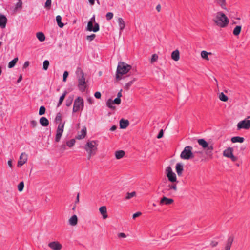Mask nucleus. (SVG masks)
I'll return each mask as SVG.
<instances>
[{
    "label": "nucleus",
    "mask_w": 250,
    "mask_h": 250,
    "mask_svg": "<svg viewBox=\"0 0 250 250\" xmlns=\"http://www.w3.org/2000/svg\"><path fill=\"white\" fill-rule=\"evenodd\" d=\"M131 69V65L124 62H119L116 74V79L118 80H121L122 79V75L126 74Z\"/></svg>",
    "instance_id": "f257e3e1"
},
{
    "label": "nucleus",
    "mask_w": 250,
    "mask_h": 250,
    "mask_svg": "<svg viewBox=\"0 0 250 250\" xmlns=\"http://www.w3.org/2000/svg\"><path fill=\"white\" fill-rule=\"evenodd\" d=\"M213 21L217 26L222 28L226 27L229 23V19L221 12L216 13L215 18Z\"/></svg>",
    "instance_id": "f03ea898"
},
{
    "label": "nucleus",
    "mask_w": 250,
    "mask_h": 250,
    "mask_svg": "<svg viewBox=\"0 0 250 250\" xmlns=\"http://www.w3.org/2000/svg\"><path fill=\"white\" fill-rule=\"evenodd\" d=\"M84 149L88 153V159L89 160L92 156L94 155L97 150L96 142L95 141H88L85 144Z\"/></svg>",
    "instance_id": "7ed1b4c3"
},
{
    "label": "nucleus",
    "mask_w": 250,
    "mask_h": 250,
    "mask_svg": "<svg viewBox=\"0 0 250 250\" xmlns=\"http://www.w3.org/2000/svg\"><path fill=\"white\" fill-rule=\"evenodd\" d=\"M192 147L190 146H186L180 154V158L184 160H189L194 157L192 152Z\"/></svg>",
    "instance_id": "20e7f679"
},
{
    "label": "nucleus",
    "mask_w": 250,
    "mask_h": 250,
    "mask_svg": "<svg viewBox=\"0 0 250 250\" xmlns=\"http://www.w3.org/2000/svg\"><path fill=\"white\" fill-rule=\"evenodd\" d=\"M95 22V15H93L88 22L87 26V30L88 31L96 32L99 30L100 28L98 23Z\"/></svg>",
    "instance_id": "39448f33"
},
{
    "label": "nucleus",
    "mask_w": 250,
    "mask_h": 250,
    "mask_svg": "<svg viewBox=\"0 0 250 250\" xmlns=\"http://www.w3.org/2000/svg\"><path fill=\"white\" fill-rule=\"evenodd\" d=\"M84 106V101L81 97H78L75 99L74 102L73 112H77L79 110H83Z\"/></svg>",
    "instance_id": "423d86ee"
},
{
    "label": "nucleus",
    "mask_w": 250,
    "mask_h": 250,
    "mask_svg": "<svg viewBox=\"0 0 250 250\" xmlns=\"http://www.w3.org/2000/svg\"><path fill=\"white\" fill-rule=\"evenodd\" d=\"M77 78L78 79V87L79 90L82 92L85 91L87 87V84L85 82L84 74L78 75Z\"/></svg>",
    "instance_id": "0eeeda50"
},
{
    "label": "nucleus",
    "mask_w": 250,
    "mask_h": 250,
    "mask_svg": "<svg viewBox=\"0 0 250 250\" xmlns=\"http://www.w3.org/2000/svg\"><path fill=\"white\" fill-rule=\"evenodd\" d=\"M65 125V122L63 123H60L58 125V127L56 130V134L55 136V140L56 142H59L61 138L63 132L64 126Z\"/></svg>",
    "instance_id": "6e6552de"
},
{
    "label": "nucleus",
    "mask_w": 250,
    "mask_h": 250,
    "mask_svg": "<svg viewBox=\"0 0 250 250\" xmlns=\"http://www.w3.org/2000/svg\"><path fill=\"white\" fill-rule=\"evenodd\" d=\"M167 171V176L168 178V180L171 182H177V178L176 175L175 173L172 171V168L170 166H168L167 167L166 169Z\"/></svg>",
    "instance_id": "1a4fd4ad"
},
{
    "label": "nucleus",
    "mask_w": 250,
    "mask_h": 250,
    "mask_svg": "<svg viewBox=\"0 0 250 250\" xmlns=\"http://www.w3.org/2000/svg\"><path fill=\"white\" fill-rule=\"evenodd\" d=\"M237 130L241 129H248L250 128V120L246 119L239 122L237 125Z\"/></svg>",
    "instance_id": "9d476101"
},
{
    "label": "nucleus",
    "mask_w": 250,
    "mask_h": 250,
    "mask_svg": "<svg viewBox=\"0 0 250 250\" xmlns=\"http://www.w3.org/2000/svg\"><path fill=\"white\" fill-rule=\"evenodd\" d=\"M48 247L53 250H61L62 245L58 241H53L48 244Z\"/></svg>",
    "instance_id": "9b49d317"
},
{
    "label": "nucleus",
    "mask_w": 250,
    "mask_h": 250,
    "mask_svg": "<svg viewBox=\"0 0 250 250\" xmlns=\"http://www.w3.org/2000/svg\"><path fill=\"white\" fill-rule=\"evenodd\" d=\"M27 160V155L25 153H22L20 156V160L18 162V167H21L24 164Z\"/></svg>",
    "instance_id": "f8f14e48"
},
{
    "label": "nucleus",
    "mask_w": 250,
    "mask_h": 250,
    "mask_svg": "<svg viewBox=\"0 0 250 250\" xmlns=\"http://www.w3.org/2000/svg\"><path fill=\"white\" fill-rule=\"evenodd\" d=\"M176 172L178 176H182L184 171V166L182 163H178L175 166Z\"/></svg>",
    "instance_id": "ddd939ff"
},
{
    "label": "nucleus",
    "mask_w": 250,
    "mask_h": 250,
    "mask_svg": "<svg viewBox=\"0 0 250 250\" xmlns=\"http://www.w3.org/2000/svg\"><path fill=\"white\" fill-rule=\"evenodd\" d=\"M234 241V236L232 235L229 236L226 242L225 250H230L232 244Z\"/></svg>",
    "instance_id": "4468645a"
},
{
    "label": "nucleus",
    "mask_w": 250,
    "mask_h": 250,
    "mask_svg": "<svg viewBox=\"0 0 250 250\" xmlns=\"http://www.w3.org/2000/svg\"><path fill=\"white\" fill-rule=\"evenodd\" d=\"M174 202V200L172 199L171 198H167V197L164 196L162 197L160 201V204L161 205H170L173 203Z\"/></svg>",
    "instance_id": "2eb2a0df"
},
{
    "label": "nucleus",
    "mask_w": 250,
    "mask_h": 250,
    "mask_svg": "<svg viewBox=\"0 0 250 250\" xmlns=\"http://www.w3.org/2000/svg\"><path fill=\"white\" fill-rule=\"evenodd\" d=\"M7 21L6 17L4 15L0 14V27L1 28H5Z\"/></svg>",
    "instance_id": "dca6fc26"
},
{
    "label": "nucleus",
    "mask_w": 250,
    "mask_h": 250,
    "mask_svg": "<svg viewBox=\"0 0 250 250\" xmlns=\"http://www.w3.org/2000/svg\"><path fill=\"white\" fill-rule=\"evenodd\" d=\"M129 123L127 120L122 119L120 121V127L121 129H125L129 125Z\"/></svg>",
    "instance_id": "f3484780"
},
{
    "label": "nucleus",
    "mask_w": 250,
    "mask_h": 250,
    "mask_svg": "<svg viewBox=\"0 0 250 250\" xmlns=\"http://www.w3.org/2000/svg\"><path fill=\"white\" fill-rule=\"evenodd\" d=\"M233 149L229 147L223 151V155L225 157L229 158L233 154Z\"/></svg>",
    "instance_id": "a211bd4d"
},
{
    "label": "nucleus",
    "mask_w": 250,
    "mask_h": 250,
    "mask_svg": "<svg viewBox=\"0 0 250 250\" xmlns=\"http://www.w3.org/2000/svg\"><path fill=\"white\" fill-rule=\"evenodd\" d=\"M99 210L104 219H105L107 218L108 215L107 214V209L105 206L101 207L99 208Z\"/></svg>",
    "instance_id": "6ab92c4d"
},
{
    "label": "nucleus",
    "mask_w": 250,
    "mask_h": 250,
    "mask_svg": "<svg viewBox=\"0 0 250 250\" xmlns=\"http://www.w3.org/2000/svg\"><path fill=\"white\" fill-rule=\"evenodd\" d=\"M171 58L175 61H178L179 60V51L178 50L176 49L172 52Z\"/></svg>",
    "instance_id": "aec40b11"
},
{
    "label": "nucleus",
    "mask_w": 250,
    "mask_h": 250,
    "mask_svg": "<svg viewBox=\"0 0 250 250\" xmlns=\"http://www.w3.org/2000/svg\"><path fill=\"white\" fill-rule=\"evenodd\" d=\"M86 135V128L85 127L83 128L81 130V134H79L76 136V139L81 140L85 137Z\"/></svg>",
    "instance_id": "412c9836"
},
{
    "label": "nucleus",
    "mask_w": 250,
    "mask_h": 250,
    "mask_svg": "<svg viewBox=\"0 0 250 250\" xmlns=\"http://www.w3.org/2000/svg\"><path fill=\"white\" fill-rule=\"evenodd\" d=\"M69 223L72 226H75L78 223V218L76 215H73L69 219Z\"/></svg>",
    "instance_id": "4be33fe9"
},
{
    "label": "nucleus",
    "mask_w": 250,
    "mask_h": 250,
    "mask_svg": "<svg viewBox=\"0 0 250 250\" xmlns=\"http://www.w3.org/2000/svg\"><path fill=\"white\" fill-rule=\"evenodd\" d=\"M40 123L43 126H47L49 125V121L44 117H42L40 119Z\"/></svg>",
    "instance_id": "5701e85b"
},
{
    "label": "nucleus",
    "mask_w": 250,
    "mask_h": 250,
    "mask_svg": "<svg viewBox=\"0 0 250 250\" xmlns=\"http://www.w3.org/2000/svg\"><path fill=\"white\" fill-rule=\"evenodd\" d=\"M163 188L162 190V192L166 195L169 196L171 195V193L170 192V189L169 188V185L163 186Z\"/></svg>",
    "instance_id": "b1692460"
},
{
    "label": "nucleus",
    "mask_w": 250,
    "mask_h": 250,
    "mask_svg": "<svg viewBox=\"0 0 250 250\" xmlns=\"http://www.w3.org/2000/svg\"><path fill=\"white\" fill-rule=\"evenodd\" d=\"M231 141L232 143H243L244 141V138L242 137L236 136L232 137L231 139Z\"/></svg>",
    "instance_id": "393cba45"
},
{
    "label": "nucleus",
    "mask_w": 250,
    "mask_h": 250,
    "mask_svg": "<svg viewBox=\"0 0 250 250\" xmlns=\"http://www.w3.org/2000/svg\"><path fill=\"white\" fill-rule=\"evenodd\" d=\"M115 155L117 159H120L125 156V152L123 150H118L115 152Z\"/></svg>",
    "instance_id": "a878e982"
},
{
    "label": "nucleus",
    "mask_w": 250,
    "mask_h": 250,
    "mask_svg": "<svg viewBox=\"0 0 250 250\" xmlns=\"http://www.w3.org/2000/svg\"><path fill=\"white\" fill-rule=\"evenodd\" d=\"M118 22L120 31H122L125 27V24L124 20L122 18H119L118 19Z\"/></svg>",
    "instance_id": "bb28decb"
},
{
    "label": "nucleus",
    "mask_w": 250,
    "mask_h": 250,
    "mask_svg": "<svg viewBox=\"0 0 250 250\" xmlns=\"http://www.w3.org/2000/svg\"><path fill=\"white\" fill-rule=\"evenodd\" d=\"M198 144L201 145L204 148H206L208 146V143L204 139H200L198 140Z\"/></svg>",
    "instance_id": "cd10ccee"
},
{
    "label": "nucleus",
    "mask_w": 250,
    "mask_h": 250,
    "mask_svg": "<svg viewBox=\"0 0 250 250\" xmlns=\"http://www.w3.org/2000/svg\"><path fill=\"white\" fill-rule=\"evenodd\" d=\"M122 96V90H121L117 94V97L114 100V102L115 104H121V100L120 98Z\"/></svg>",
    "instance_id": "c85d7f7f"
},
{
    "label": "nucleus",
    "mask_w": 250,
    "mask_h": 250,
    "mask_svg": "<svg viewBox=\"0 0 250 250\" xmlns=\"http://www.w3.org/2000/svg\"><path fill=\"white\" fill-rule=\"evenodd\" d=\"M18 61V57L15 58L13 60H12L9 62V63L8 64V67L9 68H12L14 67L15 66V65H16V63Z\"/></svg>",
    "instance_id": "c756f323"
},
{
    "label": "nucleus",
    "mask_w": 250,
    "mask_h": 250,
    "mask_svg": "<svg viewBox=\"0 0 250 250\" xmlns=\"http://www.w3.org/2000/svg\"><path fill=\"white\" fill-rule=\"evenodd\" d=\"M36 37L41 42H43L45 39V35L42 32H37L36 34Z\"/></svg>",
    "instance_id": "7c9ffc66"
},
{
    "label": "nucleus",
    "mask_w": 250,
    "mask_h": 250,
    "mask_svg": "<svg viewBox=\"0 0 250 250\" xmlns=\"http://www.w3.org/2000/svg\"><path fill=\"white\" fill-rule=\"evenodd\" d=\"M56 19L59 27L60 28H62L64 26V24L61 21L62 17L60 15H58L56 16Z\"/></svg>",
    "instance_id": "2f4dec72"
},
{
    "label": "nucleus",
    "mask_w": 250,
    "mask_h": 250,
    "mask_svg": "<svg viewBox=\"0 0 250 250\" xmlns=\"http://www.w3.org/2000/svg\"><path fill=\"white\" fill-rule=\"evenodd\" d=\"M115 104L114 102V100H112L111 99H109L107 100L106 102V105L108 106L109 108L111 109H114L115 107L113 106L112 104Z\"/></svg>",
    "instance_id": "473e14b6"
},
{
    "label": "nucleus",
    "mask_w": 250,
    "mask_h": 250,
    "mask_svg": "<svg viewBox=\"0 0 250 250\" xmlns=\"http://www.w3.org/2000/svg\"><path fill=\"white\" fill-rule=\"evenodd\" d=\"M241 31V26H236L233 31V34L235 36H238L239 35Z\"/></svg>",
    "instance_id": "72a5a7b5"
},
{
    "label": "nucleus",
    "mask_w": 250,
    "mask_h": 250,
    "mask_svg": "<svg viewBox=\"0 0 250 250\" xmlns=\"http://www.w3.org/2000/svg\"><path fill=\"white\" fill-rule=\"evenodd\" d=\"M206 154L208 155H211L212 154V150H213V146L212 145H208V146L206 148Z\"/></svg>",
    "instance_id": "f704fd0d"
},
{
    "label": "nucleus",
    "mask_w": 250,
    "mask_h": 250,
    "mask_svg": "<svg viewBox=\"0 0 250 250\" xmlns=\"http://www.w3.org/2000/svg\"><path fill=\"white\" fill-rule=\"evenodd\" d=\"M135 81H136V79L133 78L131 81L128 82L127 83H126L125 86H124V89L127 90H128L130 87L132 85V84L134 83Z\"/></svg>",
    "instance_id": "c9c22d12"
},
{
    "label": "nucleus",
    "mask_w": 250,
    "mask_h": 250,
    "mask_svg": "<svg viewBox=\"0 0 250 250\" xmlns=\"http://www.w3.org/2000/svg\"><path fill=\"white\" fill-rule=\"evenodd\" d=\"M211 54V53H208L206 51H202L201 53V57L207 60H209V58L208 57V55Z\"/></svg>",
    "instance_id": "e433bc0d"
},
{
    "label": "nucleus",
    "mask_w": 250,
    "mask_h": 250,
    "mask_svg": "<svg viewBox=\"0 0 250 250\" xmlns=\"http://www.w3.org/2000/svg\"><path fill=\"white\" fill-rule=\"evenodd\" d=\"M135 196H136V192L135 191H133L131 193L127 192L126 194L125 199L128 200Z\"/></svg>",
    "instance_id": "4c0bfd02"
},
{
    "label": "nucleus",
    "mask_w": 250,
    "mask_h": 250,
    "mask_svg": "<svg viewBox=\"0 0 250 250\" xmlns=\"http://www.w3.org/2000/svg\"><path fill=\"white\" fill-rule=\"evenodd\" d=\"M220 100L223 102H226L228 100V97L224 94L223 92H221L219 96Z\"/></svg>",
    "instance_id": "58836bf2"
},
{
    "label": "nucleus",
    "mask_w": 250,
    "mask_h": 250,
    "mask_svg": "<svg viewBox=\"0 0 250 250\" xmlns=\"http://www.w3.org/2000/svg\"><path fill=\"white\" fill-rule=\"evenodd\" d=\"M66 94V92L65 91L64 93L62 94V95L60 97L59 102L57 104V107L60 106L61 104L63 101L64 100V99L65 98V96Z\"/></svg>",
    "instance_id": "ea45409f"
},
{
    "label": "nucleus",
    "mask_w": 250,
    "mask_h": 250,
    "mask_svg": "<svg viewBox=\"0 0 250 250\" xmlns=\"http://www.w3.org/2000/svg\"><path fill=\"white\" fill-rule=\"evenodd\" d=\"M75 142H76L75 140L74 139H72L70 140V141H68L66 142V145L68 147H71L74 145Z\"/></svg>",
    "instance_id": "a19ab883"
},
{
    "label": "nucleus",
    "mask_w": 250,
    "mask_h": 250,
    "mask_svg": "<svg viewBox=\"0 0 250 250\" xmlns=\"http://www.w3.org/2000/svg\"><path fill=\"white\" fill-rule=\"evenodd\" d=\"M216 2L219 4L222 8H225V0H215Z\"/></svg>",
    "instance_id": "79ce46f5"
},
{
    "label": "nucleus",
    "mask_w": 250,
    "mask_h": 250,
    "mask_svg": "<svg viewBox=\"0 0 250 250\" xmlns=\"http://www.w3.org/2000/svg\"><path fill=\"white\" fill-rule=\"evenodd\" d=\"M169 185V188L170 189V190H173L174 192L177 191V185L175 183L172 184H168Z\"/></svg>",
    "instance_id": "37998d69"
},
{
    "label": "nucleus",
    "mask_w": 250,
    "mask_h": 250,
    "mask_svg": "<svg viewBox=\"0 0 250 250\" xmlns=\"http://www.w3.org/2000/svg\"><path fill=\"white\" fill-rule=\"evenodd\" d=\"M24 182L23 181L21 182L18 185V190L20 192H21L24 188Z\"/></svg>",
    "instance_id": "c03bdc74"
},
{
    "label": "nucleus",
    "mask_w": 250,
    "mask_h": 250,
    "mask_svg": "<svg viewBox=\"0 0 250 250\" xmlns=\"http://www.w3.org/2000/svg\"><path fill=\"white\" fill-rule=\"evenodd\" d=\"M49 65V62L48 60H45L43 63V69L45 70H47Z\"/></svg>",
    "instance_id": "a18cd8bd"
},
{
    "label": "nucleus",
    "mask_w": 250,
    "mask_h": 250,
    "mask_svg": "<svg viewBox=\"0 0 250 250\" xmlns=\"http://www.w3.org/2000/svg\"><path fill=\"white\" fill-rule=\"evenodd\" d=\"M45 108L44 106H41L40 107V109H39V114L40 115H43L45 114Z\"/></svg>",
    "instance_id": "49530a36"
},
{
    "label": "nucleus",
    "mask_w": 250,
    "mask_h": 250,
    "mask_svg": "<svg viewBox=\"0 0 250 250\" xmlns=\"http://www.w3.org/2000/svg\"><path fill=\"white\" fill-rule=\"evenodd\" d=\"M55 121L56 122H61L62 121V114L60 112L57 113L56 118Z\"/></svg>",
    "instance_id": "de8ad7c7"
},
{
    "label": "nucleus",
    "mask_w": 250,
    "mask_h": 250,
    "mask_svg": "<svg viewBox=\"0 0 250 250\" xmlns=\"http://www.w3.org/2000/svg\"><path fill=\"white\" fill-rule=\"evenodd\" d=\"M96 37V35L94 34H92L90 35H88L86 36V39L89 42L93 41L95 38Z\"/></svg>",
    "instance_id": "09e8293b"
},
{
    "label": "nucleus",
    "mask_w": 250,
    "mask_h": 250,
    "mask_svg": "<svg viewBox=\"0 0 250 250\" xmlns=\"http://www.w3.org/2000/svg\"><path fill=\"white\" fill-rule=\"evenodd\" d=\"M158 56L157 54H153L151 59V63H153L154 62H156L158 60Z\"/></svg>",
    "instance_id": "8fccbe9b"
},
{
    "label": "nucleus",
    "mask_w": 250,
    "mask_h": 250,
    "mask_svg": "<svg viewBox=\"0 0 250 250\" xmlns=\"http://www.w3.org/2000/svg\"><path fill=\"white\" fill-rule=\"evenodd\" d=\"M76 74L77 77L78 75H84V73L80 67H78L76 70Z\"/></svg>",
    "instance_id": "3c124183"
},
{
    "label": "nucleus",
    "mask_w": 250,
    "mask_h": 250,
    "mask_svg": "<svg viewBox=\"0 0 250 250\" xmlns=\"http://www.w3.org/2000/svg\"><path fill=\"white\" fill-rule=\"evenodd\" d=\"M113 17V14L112 12H108L106 15L107 20H110Z\"/></svg>",
    "instance_id": "603ef678"
},
{
    "label": "nucleus",
    "mask_w": 250,
    "mask_h": 250,
    "mask_svg": "<svg viewBox=\"0 0 250 250\" xmlns=\"http://www.w3.org/2000/svg\"><path fill=\"white\" fill-rule=\"evenodd\" d=\"M22 5V1L21 0H18V1L17 2V3L16 4V8L18 9V8H21Z\"/></svg>",
    "instance_id": "864d4df0"
},
{
    "label": "nucleus",
    "mask_w": 250,
    "mask_h": 250,
    "mask_svg": "<svg viewBox=\"0 0 250 250\" xmlns=\"http://www.w3.org/2000/svg\"><path fill=\"white\" fill-rule=\"evenodd\" d=\"M51 5V0H46V1L45 3V7L50 9Z\"/></svg>",
    "instance_id": "5fc2aeb1"
},
{
    "label": "nucleus",
    "mask_w": 250,
    "mask_h": 250,
    "mask_svg": "<svg viewBox=\"0 0 250 250\" xmlns=\"http://www.w3.org/2000/svg\"><path fill=\"white\" fill-rule=\"evenodd\" d=\"M31 126L32 128L35 127L37 125V122L35 120H32L30 121Z\"/></svg>",
    "instance_id": "6e6d98bb"
},
{
    "label": "nucleus",
    "mask_w": 250,
    "mask_h": 250,
    "mask_svg": "<svg viewBox=\"0 0 250 250\" xmlns=\"http://www.w3.org/2000/svg\"><path fill=\"white\" fill-rule=\"evenodd\" d=\"M68 76V72L66 71H64L63 74V81L65 82Z\"/></svg>",
    "instance_id": "4d7b16f0"
},
{
    "label": "nucleus",
    "mask_w": 250,
    "mask_h": 250,
    "mask_svg": "<svg viewBox=\"0 0 250 250\" xmlns=\"http://www.w3.org/2000/svg\"><path fill=\"white\" fill-rule=\"evenodd\" d=\"M163 135H164V132H163V129H161L160 132H159L157 136V138L158 139H160L163 136Z\"/></svg>",
    "instance_id": "13d9d810"
},
{
    "label": "nucleus",
    "mask_w": 250,
    "mask_h": 250,
    "mask_svg": "<svg viewBox=\"0 0 250 250\" xmlns=\"http://www.w3.org/2000/svg\"><path fill=\"white\" fill-rule=\"evenodd\" d=\"M94 96L97 99H100L101 97V94L100 92H96L94 93Z\"/></svg>",
    "instance_id": "bf43d9fd"
},
{
    "label": "nucleus",
    "mask_w": 250,
    "mask_h": 250,
    "mask_svg": "<svg viewBox=\"0 0 250 250\" xmlns=\"http://www.w3.org/2000/svg\"><path fill=\"white\" fill-rule=\"evenodd\" d=\"M229 158H230L233 162H235L238 159L237 157L234 156L233 154L229 157Z\"/></svg>",
    "instance_id": "052dcab7"
},
{
    "label": "nucleus",
    "mask_w": 250,
    "mask_h": 250,
    "mask_svg": "<svg viewBox=\"0 0 250 250\" xmlns=\"http://www.w3.org/2000/svg\"><path fill=\"white\" fill-rule=\"evenodd\" d=\"M141 212H137L133 214V218L135 219L136 217H139L141 215Z\"/></svg>",
    "instance_id": "680f3d73"
},
{
    "label": "nucleus",
    "mask_w": 250,
    "mask_h": 250,
    "mask_svg": "<svg viewBox=\"0 0 250 250\" xmlns=\"http://www.w3.org/2000/svg\"><path fill=\"white\" fill-rule=\"evenodd\" d=\"M29 65V62L28 61H26L24 62L23 65V69H25L28 67Z\"/></svg>",
    "instance_id": "e2e57ef3"
},
{
    "label": "nucleus",
    "mask_w": 250,
    "mask_h": 250,
    "mask_svg": "<svg viewBox=\"0 0 250 250\" xmlns=\"http://www.w3.org/2000/svg\"><path fill=\"white\" fill-rule=\"evenodd\" d=\"M126 237V236L124 233L121 232L118 234V237L119 238H125Z\"/></svg>",
    "instance_id": "0e129e2a"
},
{
    "label": "nucleus",
    "mask_w": 250,
    "mask_h": 250,
    "mask_svg": "<svg viewBox=\"0 0 250 250\" xmlns=\"http://www.w3.org/2000/svg\"><path fill=\"white\" fill-rule=\"evenodd\" d=\"M218 244V242L212 241L210 243V245L212 247H215L217 246Z\"/></svg>",
    "instance_id": "69168bd1"
},
{
    "label": "nucleus",
    "mask_w": 250,
    "mask_h": 250,
    "mask_svg": "<svg viewBox=\"0 0 250 250\" xmlns=\"http://www.w3.org/2000/svg\"><path fill=\"white\" fill-rule=\"evenodd\" d=\"M72 99H71L69 101H68V100L66 101V105L67 106H70V105L71 104H72Z\"/></svg>",
    "instance_id": "338daca9"
},
{
    "label": "nucleus",
    "mask_w": 250,
    "mask_h": 250,
    "mask_svg": "<svg viewBox=\"0 0 250 250\" xmlns=\"http://www.w3.org/2000/svg\"><path fill=\"white\" fill-rule=\"evenodd\" d=\"M117 129V126L116 125H113L110 129V131H113Z\"/></svg>",
    "instance_id": "774afa93"
}]
</instances>
